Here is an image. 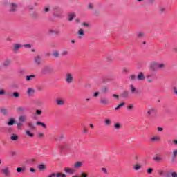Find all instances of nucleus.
I'll return each instance as SVG.
<instances>
[{
  "mask_svg": "<svg viewBox=\"0 0 177 177\" xmlns=\"http://www.w3.org/2000/svg\"><path fill=\"white\" fill-rule=\"evenodd\" d=\"M20 48H23V45L20 44H15L13 45L12 50L13 52H17V50H19Z\"/></svg>",
  "mask_w": 177,
  "mask_h": 177,
  "instance_id": "nucleus-8",
  "label": "nucleus"
},
{
  "mask_svg": "<svg viewBox=\"0 0 177 177\" xmlns=\"http://www.w3.org/2000/svg\"><path fill=\"white\" fill-rule=\"evenodd\" d=\"M24 48H27L28 49H31V44H25L24 45Z\"/></svg>",
  "mask_w": 177,
  "mask_h": 177,
  "instance_id": "nucleus-53",
  "label": "nucleus"
},
{
  "mask_svg": "<svg viewBox=\"0 0 177 177\" xmlns=\"http://www.w3.org/2000/svg\"><path fill=\"white\" fill-rule=\"evenodd\" d=\"M154 1L155 0H148V3H149L150 5H153V3H154Z\"/></svg>",
  "mask_w": 177,
  "mask_h": 177,
  "instance_id": "nucleus-56",
  "label": "nucleus"
},
{
  "mask_svg": "<svg viewBox=\"0 0 177 177\" xmlns=\"http://www.w3.org/2000/svg\"><path fill=\"white\" fill-rule=\"evenodd\" d=\"M1 172L4 176H9V175H10V167L8 166L3 167L1 169Z\"/></svg>",
  "mask_w": 177,
  "mask_h": 177,
  "instance_id": "nucleus-2",
  "label": "nucleus"
},
{
  "mask_svg": "<svg viewBox=\"0 0 177 177\" xmlns=\"http://www.w3.org/2000/svg\"><path fill=\"white\" fill-rule=\"evenodd\" d=\"M147 82L148 84H151V82H153V76L151 75L147 77Z\"/></svg>",
  "mask_w": 177,
  "mask_h": 177,
  "instance_id": "nucleus-23",
  "label": "nucleus"
},
{
  "mask_svg": "<svg viewBox=\"0 0 177 177\" xmlns=\"http://www.w3.org/2000/svg\"><path fill=\"white\" fill-rule=\"evenodd\" d=\"M77 35H78V38H80V39H82V37H84V35H85V32H84V30L80 29L77 32Z\"/></svg>",
  "mask_w": 177,
  "mask_h": 177,
  "instance_id": "nucleus-12",
  "label": "nucleus"
},
{
  "mask_svg": "<svg viewBox=\"0 0 177 177\" xmlns=\"http://www.w3.org/2000/svg\"><path fill=\"white\" fill-rule=\"evenodd\" d=\"M113 97H115V99H120V95H117V94H113Z\"/></svg>",
  "mask_w": 177,
  "mask_h": 177,
  "instance_id": "nucleus-54",
  "label": "nucleus"
},
{
  "mask_svg": "<svg viewBox=\"0 0 177 177\" xmlns=\"http://www.w3.org/2000/svg\"><path fill=\"white\" fill-rule=\"evenodd\" d=\"M15 124H16L15 119H10L7 123V125H8V127H11L12 125H15Z\"/></svg>",
  "mask_w": 177,
  "mask_h": 177,
  "instance_id": "nucleus-18",
  "label": "nucleus"
},
{
  "mask_svg": "<svg viewBox=\"0 0 177 177\" xmlns=\"http://www.w3.org/2000/svg\"><path fill=\"white\" fill-rule=\"evenodd\" d=\"M9 6H10V12H16V10H17V8L19 6L15 3H10Z\"/></svg>",
  "mask_w": 177,
  "mask_h": 177,
  "instance_id": "nucleus-7",
  "label": "nucleus"
},
{
  "mask_svg": "<svg viewBox=\"0 0 177 177\" xmlns=\"http://www.w3.org/2000/svg\"><path fill=\"white\" fill-rule=\"evenodd\" d=\"M30 172H35V169L32 167L30 169Z\"/></svg>",
  "mask_w": 177,
  "mask_h": 177,
  "instance_id": "nucleus-63",
  "label": "nucleus"
},
{
  "mask_svg": "<svg viewBox=\"0 0 177 177\" xmlns=\"http://www.w3.org/2000/svg\"><path fill=\"white\" fill-rule=\"evenodd\" d=\"M36 114L37 115H41V114H42V111L39 110V109H37L36 110Z\"/></svg>",
  "mask_w": 177,
  "mask_h": 177,
  "instance_id": "nucleus-46",
  "label": "nucleus"
},
{
  "mask_svg": "<svg viewBox=\"0 0 177 177\" xmlns=\"http://www.w3.org/2000/svg\"><path fill=\"white\" fill-rule=\"evenodd\" d=\"M27 93L28 96H31L32 95H34L35 93V90L31 88H28Z\"/></svg>",
  "mask_w": 177,
  "mask_h": 177,
  "instance_id": "nucleus-16",
  "label": "nucleus"
},
{
  "mask_svg": "<svg viewBox=\"0 0 177 177\" xmlns=\"http://www.w3.org/2000/svg\"><path fill=\"white\" fill-rule=\"evenodd\" d=\"M65 81L67 84H71L74 81V77H73V74L67 73L65 76Z\"/></svg>",
  "mask_w": 177,
  "mask_h": 177,
  "instance_id": "nucleus-6",
  "label": "nucleus"
},
{
  "mask_svg": "<svg viewBox=\"0 0 177 177\" xmlns=\"http://www.w3.org/2000/svg\"><path fill=\"white\" fill-rule=\"evenodd\" d=\"M104 124L106 127H110V125H111V120L110 118H105Z\"/></svg>",
  "mask_w": 177,
  "mask_h": 177,
  "instance_id": "nucleus-17",
  "label": "nucleus"
},
{
  "mask_svg": "<svg viewBox=\"0 0 177 177\" xmlns=\"http://www.w3.org/2000/svg\"><path fill=\"white\" fill-rule=\"evenodd\" d=\"M171 176L172 177H177V173L176 172H171Z\"/></svg>",
  "mask_w": 177,
  "mask_h": 177,
  "instance_id": "nucleus-55",
  "label": "nucleus"
},
{
  "mask_svg": "<svg viewBox=\"0 0 177 177\" xmlns=\"http://www.w3.org/2000/svg\"><path fill=\"white\" fill-rule=\"evenodd\" d=\"M11 140H17V139H19V136L16 135V134H13L11 137H10Z\"/></svg>",
  "mask_w": 177,
  "mask_h": 177,
  "instance_id": "nucleus-33",
  "label": "nucleus"
},
{
  "mask_svg": "<svg viewBox=\"0 0 177 177\" xmlns=\"http://www.w3.org/2000/svg\"><path fill=\"white\" fill-rule=\"evenodd\" d=\"M130 89L131 91V93H135V92L136 91V88H135V86H133V85H130Z\"/></svg>",
  "mask_w": 177,
  "mask_h": 177,
  "instance_id": "nucleus-40",
  "label": "nucleus"
},
{
  "mask_svg": "<svg viewBox=\"0 0 177 177\" xmlns=\"http://www.w3.org/2000/svg\"><path fill=\"white\" fill-rule=\"evenodd\" d=\"M17 127L18 129H21L22 127H23V124H21V122H18L17 123Z\"/></svg>",
  "mask_w": 177,
  "mask_h": 177,
  "instance_id": "nucleus-45",
  "label": "nucleus"
},
{
  "mask_svg": "<svg viewBox=\"0 0 177 177\" xmlns=\"http://www.w3.org/2000/svg\"><path fill=\"white\" fill-rule=\"evenodd\" d=\"M128 96H129V93H128V91H124L122 93V97L124 98H127V97H128Z\"/></svg>",
  "mask_w": 177,
  "mask_h": 177,
  "instance_id": "nucleus-29",
  "label": "nucleus"
},
{
  "mask_svg": "<svg viewBox=\"0 0 177 177\" xmlns=\"http://www.w3.org/2000/svg\"><path fill=\"white\" fill-rule=\"evenodd\" d=\"M102 172H104V174H107V169H106V168H102Z\"/></svg>",
  "mask_w": 177,
  "mask_h": 177,
  "instance_id": "nucleus-62",
  "label": "nucleus"
},
{
  "mask_svg": "<svg viewBox=\"0 0 177 177\" xmlns=\"http://www.w3.org/2000/svg\"><path fill=\"white\" fill-rule=\"evenodd\" d=\"M18 111H24L25 109L23 106H19L17 108Z\"/></svg>",
  "mask_w": 177,
  "mask_h": 177,
  "instance_id": "nucleus-48",
  "label": "nucleus"
},
{
  "mask_svg": "<svg viewBox=\"0 0 177 177\" xmlns=\"http://www.w3.org/2000/svg\"><path fill=\"white\" fill-rule=\"evenodd\" d=\"M49 10H50L49 7H44V11L45 12V13H48Z\"/></svg>",
  "mask_w": 177,
  "mask_h": 177,
  "instance_id": "nucleus-52",
  "label": "nucleus"
},
{
  "mask_svg": "<svg viewBox=\"0 0 177 177\" xmlns=\"http://www.w3.org/2000/svg\"><path fill=\"white\" fill-rule=\"evenodd\" d=\"M171 156L172 157H177V149L173 150L171 152Z\"/></svg>",
  "mask_w": 177,
  "mask_h": 177,
  "instance_id": "nucleus-37",
  "label": "nucleus"
},
{
  "mask_svg": "<svg viewBox=\"0 0 177 177\" xmlns=\"http://www.w3.org/2000/svg\"><path fill=\"white\" fill-rule=\"evenodd\" d=\"M37 125H41L43 128H46V124L44 122H36Z\"/></svg>",
  "mask_w": 177,
  "mask_h": 177,
  "instance_id": "nucleus-32",
  "label": "nucleus"
},
{
  "mask_svg": "<svg viewBox=\"0 0 177 177\" xmlns=\"http://www.w3.org/2000/svg\"><path fill=\"white\" fill-rule=\"evenodd\" d=\"M176 157L172 156L171 159L170 160V162L174 164V162H175V161L176 160Z\"/></svg>",
  "mask_w": 177,
  "mask_h": 177,
  "instance_id": "nucleus-51",
  "label": "nucleus"
},
{
  "mask_svg": "<svg viewBox=\"0 0 177 177\" xmlns=\"http://www.w3.org/2000/svg\"><path fill=\"white\" fill-rule=\"evenodd\" d=\"M81 176H82V177H88V174H85V173H82V174H81Z\"/></svg>",
  "mask_w": 177,
  "mask_h": 177,
  "instance_id": "nucleus-61",
  "label": "nucleus"
},
{
  "mask_svg": "<svg viewBox=\"0 0 177 177\" xmlns=\"http://www.w3.org/2000/svg\"><path fill=\"white\" fill-rule=\"evenodd\" d=\"M130 81H135L136 80V76L135 75H131L129 77Z\"/></svg>",
  "mask_w": 177,
  "mask_h": 177,
  "instance_id": "nucleus-42",
  "label": "nucleus"
},
{
  "mask_svg": "<svg viewBox=\"0 0 177 177\" xmlns=\"http://www.w3.org/2000/svg\"><path fill=\"white\" fill-rule=\"evenodd\" d=\"M38 169L39 171H46V166H45L44 164H41L38 166Z\"/></svg>",
  "mask_w": 177,
  "mask_h": 177,
  "instance_id": "nucleus-21",
  "label": "nucleus"
},
{
  "mask_svg": "<svg viewBox=\"0 0 177 177\" xmlns=\"http://www.w3.org/2000/svg\"><path fill=\"white\" fill-rule=\"evenodd\" d=\"M156 67H158L159 70H164V68L166 67V65L164 63H154L151 64L150 70L152 73H157V69Z\"/></svg>",
  "mask_w": 177,
  "mask_h": 177,
  "instance_id": "nucleus-1",
  "label": "nucleus"
},
{
  "mask_svg": "<svg viewBox=\"0 0 177 177\" xmlns=\"http://www.w3.org/2000/svg\"><path fill=\"white\" fill-rule=\"evenodd\" d=\"M6 41H8V42H10V41H12V38L7 37Z\"/></svg>",
  "mask_w": 177,
  "mask_h": 177,
  "instance_id": "nucleus-64",
  "label": "nucleus"
},
{
  "mask_svg": "<svg viewBox=\"0 0 177 177\" xmlns=\"http://www.w3.org/2000/svg\"><path fill=\"white\" fill-rule=\"evenodd\" d=\"M6 94L5 90L0 89V96H2Z\"/></svg>",
  "mask_w": 177,
  "mask_h": 177,
  "instance_id": "nucleus-47",
  "label": "nucleus"
},
{
  "mask_svg": "<svg viewBox=\"0 0 177 177\" xmlns=\"http://www.w3.org/2000/svg\"><path fill=\"white\" fill-rule=\"evenodd\" d=\"M102 93H104V95H106V93H109V88L103 87L102 88Z\"/></svg>",
  "mask_w": 177,
  "mask_h": 177,
  "instance_id": "nucleus-27",
  "label": "nucleus"
},
{
  "mask_svg": "<svg viewBox=\"0 0 177 177\" xmlns=\"http://www.w3.org/2000/svg\"><path fill=\"white\" fill-rule=\"evenodd\" d=\"M113 128H115V129H116L117 131L121 129V124L116 122L113 124Z\"/></svg>",
  "mask_w": 177,
  "mask_h": 177,
  "instance_id": "nucleus-19",
  "label": "nucleus"
},
{
  "mask_svg": "<svg viewBox=\"0 0 177 177\" xmlns=\"http://www.w3.org/2000/svg\"><path fill=\"white\" fill-rule=\"evenodd\" d=\"M100 104H103L104 106H109V104H110V98H109L108 97H101Z\"/></svg>",
  "mask_w": 177,
  "mask_h": 177,
  "instance_id": "nucleus-3",
  "label": "nucleus"
},
{
  "mask_svg": "<svg viewBox=\"0 0 177 177\" xmlns=\"http://www.w3.org/2000/svg\"><path fill=\"white\" fill-rule=\"evenodd\" d=\"M17 172H18V174L20 173H23L24 174V172H26V168L25 167H18L17 168Z\"/></svg>",
  "mask_w": 177,
  "mask_h": 177,
  "instance_id": "nucleus-20",
  "label": "nucleus"
},
{
  "mask_svg": "<svg viewBox=\"0 0 177 177\" xmlns=\"http://www.w3.org/2000/svg\"><path fill=\"white\" fill-rule=\"evenodd\" d=\"M1 113H2L3 114V115H7L8 111H7V109H3L1 110Z\"/></svg>",
  "mask_w": 177,
  "mask_h": 177,
  "instance_id": "nucleus-44",
  "label": "nucleus"
},
{
  "mask_svg": "<svg viewBox=\"0 0 177 177\" xmlns=\"http://www.w3.org/2000/svg\"><path fill=\"white\" fill-rule=\"evenodd\" d=\"M75 18V13H71L68 15V21H73V19Z\"/></svg>",
  "mask_w": 177,
  "mask_h": 177,
  "instance_id": "nucleus-25",
  "label": "nucleus"
},
{
  "mask_svg": "<svg viewBox=\"0 0 177 177\" xmlns=\"http://www.w3.org/2000/svg\"><path fill=\"white\" fill-rule=\"evenodd\" d=\"M133 109V104L129 105V106H128L129 110H132Z\"/></svg>",
  "mask_w": 177,
  "mask_h": 177,
  "instance_id": "nucleus-57",
  "label": "nucleus"
},
{
  "mask_svg": "<svg viewBox=\"0 0 177 177\" xmlns=\"http://www.w3.org/2000/svg\"><path fill=\"white\" fill-rule=\"evenodd\" d=\"M33 62L37 66H41L42 64V57L39 55H36L33 59Z\"/></svg>",
  "mask_w": 177,
  "mask_h": 177,
  "instance_id": "nucleus-5",
  "label": "nucleus"
},
{
  "mask_svg": "<svg viewBox=\"0 0 177 177\" xmlns=\"http://www.w3.org/2000/svg\"><path fill=\"white\" fill-rule=\"evenodd\" d=\"M93 8H94V6H93V3H89L87 5V9H88V10H92V9H93Z\"/></svg>",
  "mask_w": 177,
  "mask_h": 177,
  "instance_id": "nucleus-38",
  "label": "nucleus"
},
{
  "mask_svg": "<svg viewBox=\"0 0 177 177\" xmlns=\"http://www.w3.org/2000/svg\"><path fill=\"white\" fill-rule=\"evenodd\" d=\"M153 161L158 162V161H161V158H160V156H156L153 158Z\"/></svg>",
  "mask_w": 177,
  "mask_h": 177,
  "instance_id": "nucleus-43",
  "label": "nucleus"
},
{
  "mask_svg": "<svg viewBox=\"0 0 177 177\" xmlns=\"http://www.w3.org/2000/svg\"><path fill=\"white\" fill-rule=\"evenodd\" d=\"M48 35H60V30L50 28L48 30Z\"/></svg>",
  "mask_w": 177,
  "mask_h": 177,
  "instance_id": "nucleus-4",
  "label": "nucleus"
},
{
  "mask_svg": "<svg viewBox=\"0 0 177 177\" xmlns=\"http://www.w3.org/2000/svg\"><path fill=\"white\" fill-rule=\"evenodd\" d=\"M82 26H83L84 27H90L89 24L84 22L82 24Z\"/></svg>",
  "mask_w": 177,
  "mask_h": 177,
  "instance_id": "nucleus-50",
  "label": "nucleus"
},
{
  "mask_svg": "<svg viewBox=\"0 0 177 177\" xmlns=\"http://www.w3.org/2000/svg\"><path fill=\"white\" fill-rule=\"evenodd\" d=\"M31 80H35V75H30L26 76V81H31Z\"/></svg>",
  "mask_w": 177,
  "mask_h": 177,
  "instance_id": "nucleus-22",
  "label": "nucleus"
},
{
  "mask_svg": "<svg viewBox=\"0 0 177 177\" xmlns=\"http://www.w3.org/2000/svg\"><path fill=\"white\" fill-rule=\"evenodd\" d=\"M171 172H168L165 175V177H171Z\"/></svg>",
  "mask_w": 177,
  "mask_h": 177,
  "instance_id": "nucleus-58",
  "label": "nucleus"
},
{
  "mask_svg": "<svg viewBox=\"0 0 177 177\" xmlns=\"http://www.w3.org/2000/svg\"><path fill=\"white\" fill-rule=\"evenodd\" d=\"M148 174H151L153 172V169L151 168L148 169L147 170Z\"/></svg>",
  "mask_w": 177,
  "mask_h": 177,
  "instance_id": "nucleus-59",
  "label": "nucleus"
},
{
  "mask_svg": "<svg viewBox=\"0 0 177 177\" xmlns=\"http://www.w3.org/2000/svg\"><path fill=\"white\" fill-rule=\"evenodd\" d=\"M151 141L154 143L155 142H160L161 138L158 136H153L151 138Z\"/></svg>",
  "mask_w": 177,
  "mask_h": 177,
  "instance_id": "nucleus-9",
  "label": "nucleus"
},
{
  "mask_svg": "<svg viewBox=\"0 0 177 177\" xmlns=\"http://www.w3.org/2000/svg\"><path fill=\"white\" fill-rule=\"evenodd\" d=\"M56 104H57V106H63V104H64L66 103V102H64V100L60 99V98H57L56 100Z\"/></svg>",
  "mask_w": 177,
  "mask_h": 177,
  "instance_id": "nucleus-14",
  "label": "nucleus"
},
{
  "mask_svg": "<svg viewBox=\"0 0 177 177\" xmlns=\"http://www.w3.org/2000/svg\"><path fill=\"white\" fill-rule=\"evenodd\" d=\"M53 57H59V56H60V54L58 53V51L55 50L53 53Z\"/></svg>",
  "mask_w": 177,
  "mask_h": 177,
  "instance_id": "nucleus-34",
  "label": "nucleus"
},
{
  "mask_svg": "<svg viewBox=\"0 0 177 177\" xmlns=\"http://www.w3.org/2000/svg\"><path fill=\"white\" fill-rule=\"evenodd\" d=\"M18 120L19 122H26L27 121V116L26 115H20Z\"/></svg>",
  "mask_w": 177,
  "mask_h": 177,
  "instance_id": "nucleus-10",
  "label": "nucleus"
},
{
  "mask_svg": "<svg viewBox=\"0 0 177 177\" xmlns=\"http://www.w3.org/2000/svg\"><path fill=\"white\" fill-rule=\"evenodd\" d=\"M133 168H134L135 171H139L140 169V168H142V166L139 164H136V165H134Z\"/></svg>",
  "mask_w": 177,
  "mask_h": 177,
  "instance_id": "nucleus-28",
  "label": "nucleus"
},
{
  "mask_svg": "<svg viewBox=\"0 0 177 177\" xmlns=\"http://www.w3.org/2000/svg\"><path fill=\"white\" fill-rule=\"evenodd\" d=\"M48 177H56V174L55 173H53L50 176H48Z\"/></svg>",
  "mask_w": 177,
  "mask_h": 177,
  "instance_id": "nucleus-60",
  "label": "nucleus"
},
{
  "mask_svg": "<svg viewBox=\"0 0 177 177\" xmlns=\"http://www.w3.org/2000/svg\"><path fill=\"white\" fill-rule=\"evenodd\" d=\"M64 171L66 174H75V170L70 167H66Z\"/></svg>",
  "mask_w": 177,
  "mask_h": 177,
  "instance_id": "nucleus-13",
  "label": "nucleus"
},
{
  "mask_svg": "<svg viewBox=\"0 0 177 177\" xmlns=\"http://www.w3.org/2000/svg\"><path fill=\"white\" fill-rule=\"evenodd\" d=\"M12 96H13V97H15V99H19L20 97V93H19L17 92H14L12 93Z\"/></svg>",
  "mask_w": 177,
  "mask_h": 177,
  "instance_id": "nucleus-30",
  "label": "nucleus"
},
{
  "mask_svg": "<svg viewBox=\"0 0 177 177\" xmlns=\"http://www.w3.org/2000/svg\"><path fill=\"white\" fill-rule=\"evenodd\" d=\"M137 79L138 80V81H145V75L143 74V73L140 72L138 75Z\"/></svg>",
  "mask_w": 177,
  "mask_h": 177,
  "instance_id": "nucleus-11",
  "label": "nucleus"
},
{
  "mask_svg": "<svg viewBox=\"0 0 177 177\" xmlns=\"http://www.w3.org/2000/svg\"><path fill=\"white\" fill-rule=\"evenodd\" d=\"M166 10L165 8L160 7V8L159 9V13L160 15H162V13H165Z\"/></svg>",
  "mask_w": 177,
  "mask_h": 177,
  "instance_id": "nucleus-39",
  "label": "nucleus"
},
{
  "mask_svg": "<svg viewBox=\"0 0 177 177\" xmlns=\"http://www.w3.org/2000/svg\"><path fill=\"white\" fill-rule=\"evenodd\" d=\"M154 113V109H150L147 111V113L149 115H151L152 113Z\"/></svg>",
  "mask_w": 177,
  "mask_h": 177,
  "instance_id": "nucleus-49",
  "label": "nucleus"
},
{
  "mask_svg": "<svg viewBox=\"0 0 177 177\" xmlns=\"http://www.w3.org/2000/svg\"><path fill=\"white\" fill-rule=\"evenodd\" d=\"M26 135L29 138H34V133H31L30 130H26Z\"/></svg>",
  "mask_w": 177,
  "mask_h": 177,
  "instance_id": "nucleus-24",
  "label": "nucleus"
},
{
  "mask_svg": "<svg viewBox=\"0 0 177 177\" xmlns=\"http://www.w3.org/2000/svg\"><path fill=\"white\" fill-rule=\"evenodd\" d=\"M10 63H11L10 59H6V60L4 61V62H3V66H4L5 67H8V66H9V65L10 64Z\"/></svg>",
  "mask_w": 177,
  "mask_h": 177,
  "instance_id": "nucleus-26",
  "label": "nucleus"
},
{
  "mask_svg": "<svg viewBox=\"0 0 177 177\" xmlns=\"http://www.w3.org/2000/svg\"><path fill=\"white\" fill-rule=\"evenodd\" d=\"M56 177H66V174H62L60 172H58L55 174Z\"/></svg>",
  "mask_w": 177,
  "mask_h": 177,
  "instance_id": "nucleus-36",
  "label": "nucleus"
},
{
  "mask_svg": "<svg viewBox=\"0 0 177 177\" xmlns=\"http://www.w3.org/2000/svg\"><path fill=\"white\" fill-rule=\"evenodd\" d=\"M82 165V163L81 162H77L75 163L74 168L78 169Z\"/></svg>",
  "mask_w": 177,
  "mask_h": 177,
  "instance_id": "nucleus-31",
  "label": "nucleus"
},
{
  "mask_svg": "<svg viewBox=\"0 0 177 177\" xmlns=\"http://www.w3.org/2000/svg\"><path fill=\"white\" fill-rule=\"evenodd\" d=\"M124 106H125V102L120 104L117 107L115 108V110H119V109H121V107H124Z\"/></svg>",
  "mask_w": 177,
  "mask_h": 177,
  "instance_id": "nucleus-35",
  "label": "nucleus"
},
{
  "mask_svg": "<svg viewBox=\"0 0 177 177\" xmlns=\"http://www.w3.org/2000/svg\"><path fill=\"white\" fill-rule=\"evenodd\" d=\"M28 126L29 128H30V129H35V125H34L32 123H28Z\"/></svg>",
  "mask_w": 177,
  "mask_h": 177,
  "instance_id": "nucleus-41",
  "label": "nucleus"
},
{
  "mask_svg": "<svg viewBox=\"0 0 177 177\" xmlns=\"http://www.w3.org/2000/svg\"><path fill=\"white\" fill-rule=\"evenodd\" d=\"M50 68L49 66H44L41 71L43 73V74H46L47 73H50Z\"/></svg>",
  "mask_w": 177,
  "mask_h": 177,
  "instance_id": "nucleus-15",
  "label": "nucleus"
}]
</instances>
